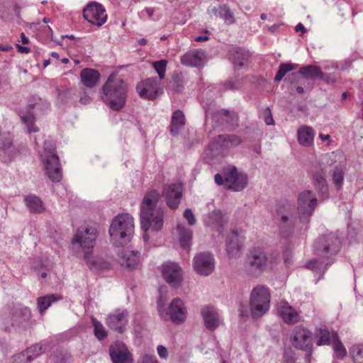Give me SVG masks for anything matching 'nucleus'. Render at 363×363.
Here are the masks:
<instances>
[{
    "label": "nucleus",
    "instance_id": "f257e3e1",
    "mask_svg": "<svg viewBox=\"0 0 363 363\" xmlns=\"http://www.w3.org/2000/svg\"><path fill=\"white\" fill-rule=\"evenodd\" d=\"M316 204L317 199L311 191H303L299 194L296 210L288 201L280 204L277 210L276 218L278 220L281 235L287 238L292 234L296 220L294 216L295 211H297L300 221L307 223Z\"/></svg>",
    "mask_w": 363,
    "mask_h": 363
},
{
    "label": "nucleus",
    "instance_id": "f03ea898",
    "mask_svg": "<svg viewBox=\"0 0 363 363\" xmlns=\"http://www.w3.org/2000/svg\"><path fill=\"white\" fill-rule=\"evenodd\" d=\"M160 194L158 191H148L141 203L140 218L142 229L160 230L163 226L164 209L158 206Z\"/></svg>",
    "mask_w": 363,
    "mask_h": 363
},
{
    "label": "nucleus",
    "instance_id": "7ed1b4c3",
    "mask_svg": "<svg viewBox=\"0 0 363 363\" xmlns=\"http://www.w3.org/2000/svg\"><path fill=\"white\" fill-rule=\"evenodd\" d=\"M128 86L126 83L116 74L109 76L102 87V100L113 110H121L126 101Z\"/></svg>",
    "mask_w": 363,
    "mask_h": 363
},
{
    "label": "nucleus",
    "instance_id": "20e7f679",
    "mask_svg": "<svg viewBox=\"0 0 363 363\" xmlns=\"http://www.w3.org/2000/svg\"><path fill=\"white\" fill-rule=\"evenodd\" d=\"M134 232L133 218L128 213L116 216L111 224V241L116 246H122L130 241Z\"/></svg>",
    "mask_w": 363,
    "mask_h": 363
},
{
    "label": "nucleus",
    "instance_id": "39448f33",
    "mask_svg": "<svg viewBox=\"0 0 363 363\" xmlns=\"http://www.w3.org/2000/svg\"><path fill=\"white\" fill-rule=\"evenodd\" d=\"M270 293L264 286L258 285L253 289L250 295V312L253 318L262 316L269 308Z\"/></svg>",
    "mask_w": 363,
    "mask_h": 363
},
{
    "label": "nucleus",
    "instance_id": "423d86ee",
    "mask_svg": "<svg viewBox=\"0 0 363 363\" xmlns=\"http://www.w3.org/2000/svg\"><path fill=\"white\" fill-rule=\"evenodd\" d=\"M223 174L224 179L220 174H216L215 182L216 184L219 185L225 184L228 189L240 191L243 189L247 183V175L243 173H239L234 167H228L224 170Z\"/></svg>",
    "mask_w": 363,
    "mask_h": 363
},
{
    "label": "nucleus",
    "instance_id": "0eeeda50",
    "mask_svg": "<svg viewBox=\"0 0 363 363\" xmlns=\"http://www.w3.org/2000/svg\"><path fill=\"white\" fill-rule=\"evenodd\" d=\"M97 237L96 230L93 227L79 228L72 239V245L75 249L81 248L86 255L96 242Z\"/></svg>",
    "mask_w": 363,
    "mask_h": 363
},
{
    "label": "nucleus",
    "instance_id": "6e6552de",
    "mask_svg": "<svg viewBox=\"0 0 363 363\" xmlns=\"http://www.w3.org/2000/svg\"><path fill=\"white\" fill-rule=\"evenodd\" d=\"M10 323L11 326L18 330H26L30 329L33 325L31 320L30 310L23 306L14 307L10 313Z\"/></svg>",
    "mask_w": 363,
    "mask_h": 363
},
{
    "label": "nucleus",
    "instance_id": "1a4fd4ad",
    "mask_svg": "<svg viewBox=\"0 0 363 363\" xmlns=\"http://www.w3.org/2000/svg\"><path fill=\"white\" fill-rule=\"evenodd\" d=\"M269 258L261 247H254L250 251L247 259V270L254 274L264 270L269 265Z\"/></svg>",
    "mask_w": 363,
    "mask_h": 363
},
{
    "label": "nucleus",
    "instance_id": "9d476101",
    "mask_svg": "<svg viewBox=\"0 0 363 363\" xmlns=\"http://www.w3.org/2000/svg\"><path fill=\"white\" fill-rule=\"evenodd\" d=\"M83 16L89 23L98 27L104 24L107 13L104 6L97 2H91L83 10Z\"/></svg>",
    "mask_w": 363,
    "mask_h": 363
},
{
    "label": "nucleus",
    "instance_id": "9b49d317",
    "mask_svg": "<svg viewBox=\"0 0 363 363\" xmlns=\"http://www.w3.org/2000/svg\"><path fill=\"white\" fill-rule=\"evenodd\" d=\"M45 173L52 182H59L62 178V172L60 167L59 158L54 149H50L48 152L42 155Z\"/></svg>",
    "mask_w": 363,
    "mask_h": 363
},
{
    "label": "nucleus",
    "instance_id": "f8f14e48",
    "mask_svg": "<svg viewBox=\"0 0 363 363\" xmlns=\"http://www.w3.org/2000/svg\"><path fill=\"white\" fill-rule=\"evenodd\" d=\"M245 230L233 229L230 231L226 240V250L230 258H235L240 255L245 240Z\"/></svg>",
    "mask_w": 363,
    "mask_h": 363
},
{
    "label": "nucleus",
    "instance_id": "ddd939ff",
    "mask_svg": "<svg viewBox=\"0 0 363 363\" xmlns=\"http://www.w3.org/2000/svg\"><path fill=\"white\" fill-rule=\"evenodd\" d=\"M186 308L184 302L179 298H174L169 307L167 308L165 314L161 313V315L165 320H169L174 323H182L186 318Z\"/></svg>",
    "mask_w": 363,
    "mask_h": 363
},
{
    "label": "nucleus",
    "instance_id": "4468645a",
    "mask_svg": "<svg viewBox=\"0 0 363 363\" xmlns=\"http://www.w3.org/2000/svg\"><path fill=\"white\" fill-rule=\"evenodd\" d=\"M137 91L142 98L154 100L162 93V88L156 79L148 78L138 84Z\"/></svg>",
    "mask_w": 363,
    "mask_h": 363
},
{
    "label": "nucleus",
    "instance_id": "2eb2a0df",
    "mask_svg": "<svg viewBox=\"0 0 363 363\" xmlns=\"http://www.w3.org/2000/svg\"><path fill=\"white\" fill-rule=\"evenodd\" d=\"M193 267L198 274L201 276L210 275L215 268L213 255L208 252L198 254L194 258Z\"/></svg>",
    "mask_w": 363,
    "mask_h": 363
},
{
    "label": "nucleus",
    "instance_id": "dca6fc26",
    "mask_svg": "<svg viewBox=\"0 0 363 363\" xmlns=\"http://www.w3.org/2000/svg\"><path fill=\"white\" fill-rule=\"evenodd\" d=\"M340 242L334 236L320 238L315 242L317 255L323 257H329L339 250Z\"/></svg>",
    "mask_w": 363,
    "mask_h": 363
},
{
    "label": "nucleus",
    "instance_id": "f3484780",
    "mask_svg": "<svg viewBox=\"0 0 363 363\" xmlns=\"http://www.w3.org/2000/svg\"><path fill=\"white\" fill-rule=\"evenodd\" d=\"M240 143L241 139L236 135H220L213 138L209 147L215 150L216 154H219L223 150L238 146Z\"/></svg>",
    "mask_w": 363,
    "mask_h": 363
},
{
    "label": "nucleus",
    "instance_id": "a211bd4d",
    "mask_svg": "<svg viewBox=\"0 0 363 363\" xmlns=\"http://www.w3.org/2000/svg\"><path fill=\"white\" fill-rule=\"evenodd\" d=\"M162 274L166 281L172 286H177L182 280V268L174 262H167L162 267Z\"/></svg>",
    "mask_w": 363,
    "mask_h": 363
},
{
    "label": "nucleus",
    "instance_id": "6ab92c4d",
    "mask_svg": "<svg viewBox=\"0 0 363 363\" xmlns=\"http://www.w3.org/2000/svg\"><path fill=\"white\" fill-rule=\"evenodd\" d=\"M182 186L180 184H172L164 187L162 194L170 208H177L182 196Z\"/></svg>",
    "mask_w": 363,
    "mask_h": 363
},
{
    "label": "nucleus",
    "instance_id": "aec40b11",
    "mask_svg": "<svg viewBox=\"0 0 363 363\" xmlns=\"http://www.w3.org/2000/svg\"><path fill=\"white\" fill-rule=\"evenodd\" d=\"M110 355L113 363H133L131 354L121 342L111 345Z\"/></svg>",
    "mask_w": 363,
    "mask_h": 363
},
{
    "label": "nucleus",
    "instance_id": "412c9836",
    "mask_svg": "<svg viewBox=\"0 0 363 363\" xmlns=\"http://www.w3.org/2000/svg\"><path fill=\"white\" fill-rule=\"evenodd\" d=\"M292 343L297 349L311 351L313 346L311 332L304 328H297L294 331Z\"/></svg>",
    "mask_w": 363,
    "mask_h": 363
},
{
    "label": "nucleus",
    "instance_id": "4be33fe9",
    "mask_svg": "<svg viewBox=\"0 0 363 363\" xmlns=\"http://www.w3.org/2000/svg\"><path fill=\"white\" fill-rule=\"evenodd\" d=\"M278 313L286 324L296 323L300 318L298 312L285 301H281L279 303Z\"/></svg>",
    "mask_w": 363,
    "mask_h": 363
},
{
    "label": "nucleus",
    "instance_id": "5701e85b",
    "mask_svg": "<svg viewBox=\"0 0 363 363\" xmlns=\"http://www.w3.org/2000/svg\"><path fill=\"white\" fill-rule=\"evenodd\" d=\"M127 315L128 313L125 311H116L108 315L106 323L112 330L118 331L119 333H123L124 327L128 322Z\"/></svg>",
    "mask_w": 363,
    "mask_h": 363
},
{
    "label": "nucleus",
    "instance_id": "b1692460",
    "mask_svg": "<svg viewBox=\"0 0 363 363\" xmlns=\"http://www.w3.org/2000/svg\"><path fill=\"white\" fill-rule=\"evenodd\" d=\"M206 55L201 50H192L181 57V62L186 66L201 67L203 65Z\"/></svg>",
    "mask_w": 363,
    "mask_h": 363
},
{
    "label": "nucleus",
    "instance_id": "393cba45",
    "mask_svg": "<svg viewBox=\"0 0 363 363\" xmlns=\"http://www.w3.org/2000/svg\"><path fill=\"white\" fill-rule=\"evenodd\" d=\"M101 74L96 69L84 68L80 72V79L82 84L86 88H94L97 85Z\"/></svg>",
    "mask_w": 363,
    "mask_h": 363
},
{
    "label": "nucleus",
    "instance_id": "a878e982",
    "mask_svg": "<svg viewBox=\"0 0 363 363\" xmlns=\"http://www.w3.org/2000/svg\"><path fill=\"white\" fill-rule=\"evenodd\" d=\"M205 325L209 330L216 329L220 323L219 316L216 309L212 306H206L201 311Z\"/></svg>",
    "mask_w": 363,
    "mask_h": 363
},
{
    "label": "nucleus",
    "instance_id": "bb28decb",
    "mask_svg": "<svg viewBox=\"0 0 363 363\" xmlns=\"http://www.w3.org/2000/svg\"><path fill=\"white\" fill-rule=\"evenodd\" d=\"M314 135V130L307 125H301L297 131L298 141L305 147H310L313 144Z\"/></svg>",
    "mask_w": 363,
    "mask_h": 363
},
{
    "label": "nucleus",
    "instance_id": "cd10ccee",
    "mask_svg": "<svg viewBox=\"0 0 363 363\" xmlns=\"http://www.w3.org/2000/svg\"><path fill=\"white\" fill-rule=\"evenodd\" d=\"M250 57L249 52L242 48L232 49L229 52V58L235 66L242 67L245 66Z\"/></svg>",
    "mask_w": 363,
    "mask_h": 363
},
{
    "label": "nucleus",
    "instance_id": "c85d7f7f",
    "mask_svg": "<svg viewBox=\"0 0 363 363\" xmlns=\"http://www.w3.org/2000/svg\"><path fill=\"white\" fill-rule=\"evenodd\" d=\"M140 261L138 252L131 250H124L121 252L120 262L122 265L127 267L134 269L138 267Z\"/></svg>",
    "mask_w": 363,
    "mask_h": 363
},
{
    "label": "nucleus",
    "instance_id": "c756f323",
    "mask_svg": "<svg viewBox=\"0 0 363 363\" xmlns=\"http://www.w3.org/2000/svg\"><path fill=\"white\" fill-rule=\"evenodd\" d=\"M185 125V117L183 112L180 110L174 111L172 116L170 125V132L172 135L178 134L181 128Z\"/></svg>",
    "mask_w": 363,
    "mask_h": 363
},
{
    "label": "nucleus",
    "instance_id": "7c9ffc66",
    "mask_svg": "<svg viewBox=\"0 0 363 363\" xmlns=\"http://www.w3.org/2000/svg\"><path fill=\"white\" fill-rule=\"evenodd\" d=\"M177 230L179 233V241L182 248L188 250L191 245L192 239V232L182 224L177 225Z\"/></svg>",
    "mask_w": 363,
    "mask_h": 363
},
{
    "label": "nucleus",
    "instance_id": "2f4dec72",
    "mask_svg": "<svg viewBox=\"0 0 363 363\" xmlns=\"http://www.w3.org/2000/svg\"><path fill=\"white\" fill-rule=\"evenodd\" d=\"M43 347L40 345H34L28 348L26 351L18 354L16 358V361L18 359L23 360L26 359L32 360L42 352Z\"/></svg>",
    "mask_w": 363,
    "mask_h": 363
},
{
    "label": "nucleus",
    "instance_id": "473e14b6",
    "mask_svg": "<svg viewBox=\"0 0 363 363\" xmlns=\"http://www.w3.org/2000/svg\"><path fill=\"white\" fill-rule=\"evenodd\" d=\"M325 174V171L322 168H317L312 172V178L314 185L322 191L327 189Z\"/></svg>",
    "mask_w": 363,
    "mask_h": 363
},
{
    "label": "nucleus",
    "instance_id": "72a5a7b5",
    "mask_svg": "<svg viewBox=\"0 0 363 363\" xmlns=\"http://www.w3.org/2000/svg\"><path fill=\"white\" fill-rule=\"evenodd\" d=\"M25 201L29 210L33 213H41L44 211L41 200L34 195L28 196Z\"/></svg>",
    "mask_w": 363,
    "mask_h": 363
},
{
    "label": "nucleus",
    "instance_id": "f704fd0d",
    "mask_svg": "<svg viewBox=\"0 0 363 363\" xmlns=\"http://www.w3.org/2000/svg\"><path fill=\"white\" fill-rule=\"evenodd\" d=\"M334 334L336 333H330L325 326L320 327L317 331V336L318 337L317 345H323L331 344L333 342V336Z\"/></svg>",
    "mask_w": 363,
    "mask_h": 363
},
{
    "label": "nucleus",
    "instance_id": "c9c22d12",
    "mask_svg": "<svg viewBox=\"0 0 363 363\" xmlns=\"http://www.w3.org/2000/svg\"><path fill=\"white\" fill-rule=\"evenodd\" d=\"M299 72L308 78H322L323 75L321 69L318 67L313 65L301 68Z\"/></svg>",
    "mask_w": 363,
    "mask_h": 363
},
{
    "label": "nucleus",
    "instance_id": "e433bc0d",
    "mask_svg": "<svg viewBox=\"0 0 363 363\" xmlns=\"http://www.w3.org/2000/svg\"><path fill=\"white\" fill-rule=\"evenodd\" d=\"M57 299L58 298L54 295H48L38 298L37 303L40 313L43 314L51 303L56 301Z\"/></svg>",
    "mask_w": 363,
    "mask_h": 363
},
{
    "label": "nucleus",
    "instance_id": "4c0bfd02",
    "mask_svg": "<svg viewBox=\"0 0 363 363\" xmlns=\"http://www.w3.org/2000/svg\"><path fill=\"white\" fill-rule=\"evenodd\" d=\"M331 344H333V347L337 357L342 358L345 356L347 353L346 350L342 342L339 340L337 334L333 335V342Z\"/></svg>",
    "mask_w": 363,
    "mask_h": 363
},
{
    "label": "nucleus",
    "instance_id": "58836bf2",
    "mask_svg": "<svg viewBox=\"0 0 363 363\" xmlns=\"http://www.w3.org/2000/svg\"><path fill=\"white\" fill-rule=\"evenodd\" d=\"M333 184L337 189L342 186L344 179V169L342 166H338L333 170Z\"/></svg>",
    "mask_w": 363,
    "mask_h": 363
},
{
    "label": "nucleus",
    "instance_id": "ea45409f",
    "mask_svg": "<svg viewBox=\"0 0 363 363\" xmlns=\"http://www.w3.org/2000/svg\"><path fill=\"white\" fill-rule=\"evenodd\" d=\"M297 65H292L290 63H282L279 66V69L274 77V80L277 82L281 81L284 75L296 68Z\"/></svg>",
    "mask_w": 363,
    "mask_h": 363
},
{
    "label": "nucleus",
    "instance_id": "a19ab883",
    "mask_svg": "<svg viewBox=\"0 0 363 363\" xmlns=\"http://www.w3.org/2000/svg\"><path fill=\"white\" fill-rule=\"evenodd\" d=\"M215 11L216 12H218L219 16L224 18L226 23H232L234 22L233 15L226 5H220L218 8V10Z\"/></svg>",
    "mask_w": 363,
    "mask_h": 363
},
{
    "label": "nucleus",
    "instance_id": "79ce46f5",
    "mask_svg": "<svg viewBox=\"0 0 363 363\" xmlns=\"http://www.w3.org/2000/svg\"><path fill=\"white\" fill-rule=\"evenodd\" d=\"M167 61L162 60L152 62V66L159 74L160 79H162L165 76Z\"/></svg>",
    "mask_w": 363,
    "mask_h": 363
},
{
    "label": "nucleus",
    "instance_id": "37998d69",
    "mask_svg": "<svg viewBox=\"0 0 363 363\" xmlns=\"http://www.w3.org/2000/svg\"><path fill=\"white\" fill-rule=\"evenodd\" d=\"M94 335L99 340H103L107 336L106 331L103 325L95 319H93Z\"/></svg>",
    "mask_w": 363,
    "mask_h": 363
},
{
    "label": "nucleus",
    "instance_id": "c03bdc74",
    "mask_svg": "<svg viewBox=\"0 0 363 363\" xmlns=\"http://www.w3.org/2000/svg\"><path fill=\"white\" fill-rule=\"evenodd\" d=\"M21 119L26 124L28 132L38 131V128L34 125L35 118L33 114L28 113L22 116Z\"/></svg>",
    "mask_w": 363,
    "mask_h": 363
},
{
    "label": "nucleus",
    "instance_id": "a18cd8bd",
    "mask_svg": "<svg viewBox=\"0 0 363 363\" xmlns=\"http://www.w3.org/2000/svg\"><path fill=\"white\" fill-rule=\"evenodd\" d=\"M13 48L9 44L0 45V62H6L9 57L8 53L13 52Z\"/></svg>",
    "mask_w": 363,
    "mask_h": 363
},
{
    "label": "nucleus",
    "instance_id": "49530a36",
    "mask_svg": "<svg viewBox=\"0 0 363 363\" xmlns=\"http://www.w3.org/2000/svg\"><path fill=\"white\" fill-rule=\"evenodd\" d=\"M352 355L357 363H363V347L354 345L351 350Z\"/></svg>",
    "mask_w": 363,
    "mask_h": 363
},
{
    "label": "nucleus",
    "instance_id": "de8ad7c7",
    "mask_svg": "<svg viewBox=\"0 0 363 363\" xmlns=\"http://www.w3.org/2000/svg\"><path fill=\"white\" fill-rule=\"evenodd\" d=\"M184 217L186 219L190 225H193L196 223V218L191 209H186L184 213Z\"/></svg>",
    "mask_w": 363,
    "mask_h": 363
},
{
    "label": "nucleus",
    "instance_id": "09e8293b",
    "mask_svg": "<svg viewBox=\"0 0 363 363\" xmlns=\"http://www.w3.org/2000/svg\"><path fill=\"white\" fill-rule=\"evenodd\" d=\"M264 121L267 125L274 124V120L272 116V113L269 108H266L263 111Z\"/></svg>",
    "mask_w": 363,
    "mask_h": 363
},
{
    "label": "nucleus",
    "instance_id": "8fccbe9b",
    "mask_svg": "<svg viewBox=\"0 0 363 363\" xmlns=\"http://www.w3.org/2000/svg\"><path fill=\"white\" fill-rule=\"evenodd\" d=\"M139 363H159L156 357L152 354H145Z\"/></svg>",
    "mask_w": 363,
    "mask_h": 363
},
{
    "label": "nucleus",
    "instance_id": "3c124183",
    "mask_svg": "<svg viewBox=\"0 0 363 363\" xmlns=\"http://www.w3.org/2000/svg\"><path fill=\"white\" fill-rule=\"evenodd\" d=\"M159 356L161 358L167 359L168 357V351L166 347L162 345H159L157 348Z\"/></svg>",
    "mask_w": 363,
    "mask_h": 363
},
{
    "label": "nucleus",
    "instance_id": "603ef678",
    "mask_svg": "<svg viewBox=\"0 0 363 363\" xmlns=\"http://www.w3.org/2000/svg\"><path fill=\"white\" fill-rule=\"evenodd\" d=\"M215 218L219 220L218 223V231L220 232V228H222L223 227V225H225L226 221L224 220V219L221 216L220 213H215Z\"/></svg>",
    "mask_w": 363,
    "mask_h": 363
},
{
    "label": "nucleus",
    "instance_id": "864d4df0",
    "mask_svg": "<svg viewBox=\"0 0 363 363\" xmlns=\"http://www.w3.org/2000/svg\"><path fill=\"white\" fill-rule=\"evenodd\" d=\"M291 252L286 250L284 252V262L286 264H291Z\"/></svg>",
    "mask_w": 363,
    "mask_h": 363
},
{
    "label": "nucleus",
    "instance_id": "5fc2aeb1",
    "mask_svg": "<svg viewBox=\"0 0 363 363\" xmlns=\"http://www.w3.org/2000/svg\"><path fill=\"white\" fill-rule=\"evenodd\" d=\"M16 48L18 49V51L21 53H28L30 51L29 48L23 47L18 44H16Z\"/></svg>",
    "mask_w": 363,
    "mask_h": 363
},
{
    "label": "nucleus",
    "instance_id": "6e6d98bb",
    "mask_svg": "<svg viewBox=\"0 0 363 363\" xmlns=\"http://www.w3.org/2000/svg\"><path fill=\"white\" fill-rule=\"evenodd\" d=\"M284 362L285 363H296V359L291 355L285 354Z\"/></svg>",
    "mask_w": 363,
    "mask_h": 363
},
{
    "label": "nucleus",
    "instance_id": "4d7b16f0",
    "mask_svg": "<svg viewBox=\"0 0 363 363\" xmlns=\"http://www.w3.org/2000/svg\"><path fill=\"white\" fill-rule=\"evenodd\" d=\"M12 142L11 139H8L6 143L2 145L3 152H6L7 150L11 147Z\"/></svg>",
    "mask_w": 363,
    "mask_h": 363
},
{
    "label": "nucleus",
    "instance_id": "13d9d810",
    "mask_svg": "<svg viewBox=\"0 0 363 363\" xmlns=\"http://www.w3.org/2000/svg\"><path fill=\"white\" fill-rule=\"evenodd\" d=\"M317 264H318V261L316 259L311 260L308 263V268L311 269H314L318 267Z\"/></svg>",
    "mask_w": 363,
    "mask_h": 363
},
{
    "label": "nucleus",
    "instance_id": "bf43d9fd",
    "mask_svg": "<svg viewBox=\"0 0 363 363\" xmlns=\"http://www.w3.org/2000/svg\"><path fill=\"white\" fill-rule=\"evenodd\" d=\"M21 41L24 45H28L30 42L28 38L23 33H21Z\"/></svg>",
    "mask_w": 363,
    "mask_h": 363
},
{
    "label": "nucleus",
    "instance_id": "052dcab7",
    "mask_svg": "<svg viewBox=\"0 0 363 363\" xmlns=\"http://www.w3.org/2000/svg\"><path fill=\"white\" fill-rule=\"evenodd\" d=\"M319 137L320 138L323 140V141H325V140H328L330 139V136L329 135H323L322 133H320L319 135Z\"/></svg>",
    "mask_w": 363,
    "mask_h": 363
},
{
    "label": "nucleus",
    "instance_id": "680f3d73",
    "mask_svg": "<svg viewBox=\"0 0 363 363\" xmlns=\"http://www.w3.org/2000/svg\"><path fill=\"white\" fill-rule=\"evenodd\" d=\"M17 355L18 354L15 355L14 357H13V363H28V362L31 361V360H28V359H26L25 362L23 360H21V359H18L17 361H16V358Z\"/></svg>",
    "mask_w": 363,
    "mask_h": 363
},
{
    "label": "nucleus",
    "instance_id": "e2e57ef3",
    "mask_svg": "<svg viewBox=\"0 0 363 363\" xmlns=\"http://www.w3.org/2000/svg\"><path fill=\"white\" fill-rule=\"evenodd\" d=\"M296 30L298 32L299 30L302 31V32H304L305 30V28H304V26H303V24L301 23H298L296 27Z\"/></svg>",
    "mask_w": 363,
    "mask_h": 363
},
{
    "label": "nucleus",
    "instance_id": "0e129e2a",
    "mask_svg": "<svg viewBox=\"0 0 363 363\" xmlns=\"http://www.w3.org/2000/svg\"><path fill=\"white\" fill-rule=\"evenodd\" d=\"M207 40H208V37L199 36V37L196 38V41H197V42L206 41Z\"/></svg>",
    "mask_w": 363,
    "mask_h": 363
},
{
    "label": "nucleus",
    "instance_id": "69168bd1",
    "mask_svg": "<svg viewBox=\"0 0 363 363\" xmlns=\"http://www.w3.org/2000/svg\"><path fill=\"white\" fill-rule=\"evenodd\" d=\"M296 91L299 94H303L304 92V89L301 86H298L297 89H296Z\"/></svg>",
    "mask_w": 363,
    "mask_h": 363
},
{
    "label": "nucleus",
    "instance_id": "338daca9",
    "mask_svg": "<svg viewBox=\"0 0 363 363\" xmlns=\"http://www.w3.org/2000/svg\"><path fill=\"white\" fill-rule=\"evenodd\" d=\"M52 56L56 59H59V54L57 52H52Z\"/></svg>",
    "mask_w": 363,
    "mask_h": 363
},
{
    "label": "nucleus",
    "instance_id": "774afa93",
    "mask_svg": "<svg viewBox=\"0 0 363 363\" xmlns=\"http://www.w3.org/2000/svg\"><path fill=\"white\" fill-rule=\"evenodd\" d=\"M68 62H69V59H68V58H63V59H62V63L66 64V63H67Z\"/></svg>",
    "mask_w": 363,
    "mask_h": 363
}]
</instances>
